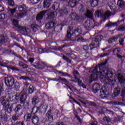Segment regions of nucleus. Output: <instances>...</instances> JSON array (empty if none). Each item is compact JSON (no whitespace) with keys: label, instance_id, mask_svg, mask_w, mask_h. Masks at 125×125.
Returning <instances> with one entry per match:
<instances>
[{"label":"nucleus","instance_id":"45","mask_svg":"<svg viewBox=\"0 0 125 125\" xmlns=\"http://www.w3.org/2000/svg\"><path fill=\"white\" fill-rule=\"evenodd\" d=\"M105 113H106V114H108L109 115H111V116H114L115 115V112H114V111L109 109H106L105 110Z\"/></svg>","mask_w":125,"mask_h":125},{"label":"nucleus","instance_id":"60","mask_svg":"<svg viewBox=\"0 0 125 125\" xmlns=\"http://www.w3.org/2000/svg\"><path fill=\"white\" fill-rule=\"evenodd\" d=\"M74 34L75 36L78 37V36H79V29L77 28V29H76L74 32Z\"/></svg>","mask_w":125,"mask_h":125},{"label":"nucleus","instance_id":"7","mask_svg":"<svg viewBox=\"0 0 125 125\" xmlns=\"http://www.w3.org/2000/svg\"><path fill=\"white\" fill-rule=\"evenodd\" d=\"M46 12H47V11H46V10H43V11L40 12L36 16V20L38 22H41V21H42V18H43V17L44 16V15H45Z\"/></svg>","mask_w":125,"mask_h":125},{"label":"nucleus","instance_id":"59","mask_svg":"<svg viewBox=\"0 0 125 125\" xmlns=\"http://www.w3.org/2000/svg\"><path fill=\"white\" fill-rule=\"evenodd\" d=\"M118 31H125V25L119 27L118 29Z\"/></svg>","mask_w":125,"mask_h":125},{"label":"nucleus","instance_id":"50","mask_svg":"<svg viewBox=\"0 0 125 125\" xmlns=\"http://www.w3.org/2000/svg\"><path fill=\"white\" fill-rule=\"evenodd\" d=\"M58 81H62V82H63V83H69L66 78H62L61 77H59Z\"/></svg>","mask_w":125,"mask_h":125},{"label":"nucleus","instance_id":"11","mask_svg":"<svg viewBox=\"0 0 125 125\" xmlns=\"http://www.w3.org/2000/svg\"><path fill=\"white\" fill-rule=\"evenodd\" d=\"M73 76L74 78L70 80L71 82H78L79 81V71L77 70H74L73 72Z\"/></svg>","mask_w":125,"mask_h":125},{"label":"nucleus","instance_id":"5","mask_svg":"<svg viewBox=\"0 0 125 125\" xmlns=\"http://www.w3.org/2000/svg\"><path fill=\"white\" fill-rule=\"evenodd\" d=\"M18 9L19 11L21 12L20 14V16L21 17H24V16L27 15V12H26V10L28 9V7H27L25 4H23L18 6Z\"/></svg>","mask_w":125,"mask_h":125},{"label":"nucleus","instance_id":"15","mask_svg":"<svg viewBox=\"0 0 125 125\" xmlns=\"http://www.w3.org/2000/svg\"><path fill=\"white\" fill-rule=\"evenodd\" d=\"M19 88H20V83L19 82H16L13 83V85H12L10 89H15V90H19Z\"/></svg>","mask_w":125,"mask_h":125},{"label":"nucleus","instance_id":"18","mask_svg":"<svg viewBox=\"0 0 125 125\" xmlns=\"http://www.w3.org/2000/svg\"><path fill=\"white\" fill-rule=\"evenodd\" d=\"M118 79L121 84H124V83H125V78L123 76V75L119 74Z\"/></svg>","mask_w":125,"mask_h":125},{"label":"nucleus","instance_id":"42","mask_svg":"<svg viewBox=\"0 0 125 125\" xmlns=\"http://www.w3.org/2000/svg\"><path fill=\"white\" fill-rule=\"evenodd\" d=\"M60 12L62 15H64V14H67V13H68V11H67V9L64 8L63 9L61 10Z\"/></svg>","mask_w":125,"mask_h":125},{"label":"nucleus","instance_id":"57","mask_svg":"<svg viewBox=\"0 0 125 125\" xmlns=\"http://www.w3.org/2000/svg\"><path fill=\"white\" fill-rule=\"evenodd\" d=\"M3 91V84L2 83L0 84V95H1V92Z\"/></svg>","mask_w":125,"mask_h":125},{"label":"nucleus","instance_id":"48","mask_svg":"<svg viewBox=\"0 0 125 125\" xmlns=\"http://www.w3.org/2000/svg\"><path fill=\"white\" fill-rule=\"evenodd\" d=\"M19 80H24V81H26L27 80H30V78L26 76H21L19 78Z\"/></svg>","mask_w":125,"mask_h":125},{"label":"nucleus","instance_id":"56","mask_svg":"<svg viewBox=\"0 0 125 125\" xmlns=\"http://www.w3.org/2000/svg\"><path fill=\"white\" fill-rule=\"evenodd\" d=\"M14 125H25L24 121L16 122Z\"/></svg>","mask_w":125,"mask_h":125},{"label":"nucleus","instance_id":"61","mask_svg":"<svg viewBox=\"0 0 125 125\" xmlns=\"http://www.w3.org/2000/svg\"><path fill=\"white\" fill-rule=\"evenodd\" d=\"M79 41H80V42H85L84 38H83L82 37H79Z\"/></svg>","mask_w":125,"mask_h":125},{"label":"nucleus","instance_id":"1","mask_svg":"<svg viewBox=\"0 0 125 125\" xmlns=\"http://www.w3.org/2000/svg\"><path fill=\"white\" fill-rule=\"evenodd\" d=\"M106 64L107 62L102 63L99 66H96L93 70H91L92 73H94L95 74H91L89 79L91 81H95L98 78L97 75H100L101 81L104 83L110 84V83L113 82L112 78L114 75L115 70L112 69H106Z\"/></svg>","mask_w":125,"mask_h":125},{"label":"nucleus","instance_id":"43","mask_svg":"<svg viewBox=\"0 0 125 125\" xmlns=\"http://www.w3.org/2000/svg\"><path fill=\"white\" fill-rule=\"evenodd\" d=\"M37 50H38L39 53H44L45 52H48V51H47L45 49H42L38 48H37Z\"/></svg>","mask_w":125,"mask_h":125},{"label":"nucleus","instance_id":"30","mask_svg":"<svg viewBox=\"0 0 125 125\" xmlns=\"http://www.w3.org/2000/svg\"><path fill=\"white\" fill-rule=\"evenodd\" d=\"M120 24V22H109L105 27H115V26H118Z\"/></svg>","mask_w":125,"mask_h":125},{"label":"nucleus","instance_id":"54","mask_svg":"<svg viewBox=\"0 0 125 125\" xmlns=\"http://www.w3.org/2000/svg\"><path fill=\"white\" fill-rule=\"evenodd\" d=\"M1 120L3 122H6V121H7V116L4 115L3 117L1 118Z\"/></svg>","mask_w":125,"mask_h":125},{"label":"nucleus","instance_id":"10","mask_svg":"<svg viewBox=\"0 0 125 125\" xmlns=\"http://www.w3.org/2000/svg\"><path fill=\"white\" fill-rule=\"evenodd\" d=\"M27 99V94L26 93H21L20 95V102L21 104H25Z\"/></svg>","mask_w":125,"mask_h":125},{"label":"nucleus","instance_id":"36","mask_svg":"<svg viewBox=\"0 0 125 125\" xmlns=\"http://www.w3.org/2000/svg\"><path fill=\"white\" fill-rule=\"evenodd\" d=\"M15 11H16V8L14 9H9L8 10V12L10 14V16H13L14 13H15Z\"/></svg>","mask_w":125,"mask_h":125},{"label":"nucleus","instance_id":"32","mask_svg":"<svg viewBox=\"0 0 125 125\" xmlns=\"http://www.w3.org/2000/svg\"><path fill=\"white\" fill-rule=\"evenodd\" d=\"M38 102H39V97L37 96H35L32 99V104L33 105H36V104H37V103H38Z\"/></svg>","mask_w":125,"mask_h":125},{"label":"nucleus","instance_id":"2","mask_svg":"<svg viewBox=\"0 0 125 125\" xmlns=\"http://www.w3.org/2000/svg\"><path fill=\"white\" fill-rule=\"evenodd\" d=\"M102 39H103V36L100 35L96 37V38L93 40L92 42L89 45L90 50H92V49H94V48H99L100 45L99 42H101V40H102Z\"/></svg>","mask_w":125,"mask_h":125},{"label":"nucleus","instance_id":"49","mask_svg":"<svg viewBox=\"0 0 125 125\" xmlns=\"http://www.w3.org/2000/svg\"><path fill=\"white\" fill-rule=\"evenodd\" d=\"M16 57H18V58H19L20 60H22L23 61V62H25V63H28V62H27L26 60H25L22 56L19 55H16Z\"/></svg>","mask_w":125,"mask_h":125},{"label":"nucleus","instance_id":"6","mask_svg":"<svg viewBox=\"0 0 125 125\" xmlns=\"http://www.w3.org/2000/svg\"><path fill=\"white\" fill-rule=\"evenodd\" d=\"M4 82L6 85L9 86V88L13 85L14 83V78L12 77H5L4 79Z\"/></svg>","mask_w":125,"mask_h":125},{"label":"nucleus","instance_id":"27","mask_svg":"<svg viewBox=\"0 0 125 125\" xmlns=\"http://www.w3.org/2000/svg\"><path fill=\"white\" fill-rule=\"evenodd\" d=\"M90 3L92 7H95L98 5V0H90Z\"/></svg>","mask_w":125,"mask_h":125},{"label":"nucleus","instance_id":"20","mask_svg":"<svg viewBox=\"0 0 125 125\" xmlns=\"http://www.w3.org/2000/svg\"><path fill=\"white\" fill-rule=\"evenodd\" d=\"M73 32H74V29L72 26L69 27L67 29V34L66 35V38L70 39L72 36V34H73Z\"/></svg>","mask_w":125,"mask_h":125},{"label":"nucleus","instance_id":"17","mask_svg":"<svg viewBox=\"0 0 125 125\" xmlns=\"http://www.w3.org/2000/svg\"><path fill=\"white\" fill-rule=\"evenodd\" d=\"M120 93H121V89L119 87L115 88L113 94H112V98L117 97Z\"/></svg>","mask_w":125,"mask_h":125},{"label":"nucleus","instance_id":"23","mask_svg":"<svg viewBox=\"0 0 125 125\" xmlns=\"http://www.w3.org/2000/svg\"><path fill=\"white\" fill-rule=\"evenodd\" d=\"M107 5L109 6L111 10L115 12L116 11V6L113 3V2L109 1L107 3Z\"/></svg>","mask_w":125,"mask_h":125},{"label":"nucleus","instance_id":"31","mask_svg":"<svg viewBox=\"0 0 125 125\" xmlns=\"http://www.w3.org/2000/svg\"><path fill=\"white\" fill-rule=\"evenodd\" d=\"M24 118L26 122H29L32 119V114L31 113L26 114L24 115Z\"/></svg>","mask_w":125,"mask_h":125},{"label":"nucleus","instance_id":"16","mask_svg":"<svg viewBox=\"0 0 125 125\" xmlns=\"http://www.w3.org/2000/svg\"><path fill=\"white\" fill-rule=\"evenodd\" d=\"M78 1L79 0H70L68 2V5L70 7H75L76 5H78Z\"/></svg>","mask_w":125,"mask_h":125},{"label":"nucleus","instance_id":"33","mask_svg":"<svg viewBox=\"0 0 125 125\" xmlns=\"http://www.w3.org/2000/svg\"><path fill=\"white\" fill-rule=\"evenodd\" d=\"M31 27L33 29V32H37V31H38V28L39 27V26H38V25H37L36 24H32L31 25Z\"/></svg>","mask_w":125,"mask_h":125},{"label":"nucleus","instance_id":"63","mask_svg":"<svg viewBox=\"0 0 125 125\" xmlns=\"http://www.w3.org/2000/svg\"><path fill=\"white\" fill-rule=\"evenodd\" d=\"M83 48L84 50H88V49H89V47H88V45H85L83 46Z\"/></svg>","mask_w":125,"mask_h":125},{"label":"nucleus","instance_id":"47","mask_svg":"<svg viewBox=\"0 0 125 125\" xmlns=\"http://www.w3.org/2000/svg\"><path fill=\"white\" fill-rule=\"evenodd\" d=\"M12 120H13V121H19L20 118L18 115H14L12 117Z\"/></svg>","mask_w":125,"mask_h":125},{"label":"nucleus","instance_id":"9","mask_svg":"<svg viewBox=\"0 0 125 125\" xmlns=\"http://www.w3.org/2000/svg\"><path fill=\"white\" fill-rule=\"evenodd\" d=\"M55 25H56V21H51L45 24V28L46 29L49 30L50 29H52Z\"/></svg>","mask_w":125,"mask_h":125},{"label":"nucleus","instance_id":"55","mask_svg":"<svg viewBox=\"0 0 125 125\" xmlns=\"http://www.w3.org/2000/svg\"><path fill=\"white\" fill-rule=\"evenodd\" d=\"M31 2L33 4H36L40 2V0H31Z\"/></svg>","mask_w":125,"mask_h":125},{"label":"nucleus","instance_id":"4","mask_svg":"<svg viewBox=\"0 0 125 125\" xmlns=\"http://www.w3.org/2000/svg\"><path fill=\"white\" fill-rule=\"evenodd\" d=\"M13 25H15V26L18 28V29H19L21 32H24V33H26V34H28V33H30L31 32V30L30 29L28 28H26L24 26H20L18 25V21L16 20H13Z\"/></svg>","mask_w":125,"mask_h":125},{"label":"nucleus","instance_id":"37","mask_svg":"<svg viewBox=\"0 0 125 125\" xmlns=\"http://www.w3.org/2000/svg\"><path fill=\"white\" fill-rule=\"evenodd\" d=\"M22 109V105L21 104H18L16 106L15 109L16 113H19V111Z\"/></svg>","mask_w":125,"mask_h":125},{"label":"nucleus","instance_id":"24","mask_svg":"<svg viewBox=\"0 0 125 125\" xmlns=\"http://www.w3.org/2000/svg\"><path fill=\"white\" fill-rule=\"evenodd\" d=\"M85 15L86 17L90 18V19H92L93 18V11L87 10Z\"/></svg>","mask_w":125,"mask_h":125},{"label":"nucleus","instance_id":"41","mask_svg":"<svg viewBox=\"0 0 125 125\" xmlns=\"http://www.w3.org/2000/svg\"><path fill=\"white\" fill-rule=\"evenodd\" d=\"M6 1L10 6H14V0H6Z\"/></svg>","mask_w":125,"mask_h":125},{"label":"nucleus","instance_id":"44","mask_svg":"<svg viewBox=\"0 0 125 125\" xmlns=\"http://www.w3.org/2000/svg\"><path fill=\"white\" fill-rule=\"evenodd\" d=\"M79 8V11H80V12H83V11H84L85 8L84 7V5L83 4H81Z\"/></svg>","mask_w":125,"mask_h":125},{"label":"nucleus","instance_id":"26","mask_svg":"<svg viewBox=\"0 0 125 125\" xmlns=\"http://www.w3.org/2000/svg\"><path fill=\"white\" fill-rule=\"evenodd\" d=\"M57 16V13L56 12H52L49 14H47V17L50 19L55 18Z\"/></svg>","mask_w":125,"mask_h":125},{"label":"nucleus","instance_id":"22","mask_svg":"<svg viewBox=\"0 0 125 125\" xmlns=\"http://www.w3.org/2000/svg\"><path fill=\"white\" fill-rule=\"evenodd\" d=\"M84 27L86 30H90V21H86L84 23Z\"/></svg>","mask_w":125,"mask_h":125},{"label":"nucleus","instance_id":"21","mask_svg":"<svg viewBox=\"0 0 125 125\" xmlns=\"http://www.w3.org/2000/svg\"><path fill=\"white\" fill-rule=\"evenodd\" d=\"M51 3V0H44L43 4L44 8H48L50 6Z\"/></svg>","mask_w":125,"mask_h":125},{"label":"nucleus","instance_id":"13","mask_svg":"<svg viewBox=\"0 0 125 125\" xmlns=\"http://www.w3.org/2000/svg\"><path fill=\"white\" fill-rule=\"evenodd\" d=\"M12 109H13V105L10 106L8 104L3 106V109L5 111H7L8 113H11V112H12Z\"/></svg>","mask_w":125,"mask_h":125},{"label":"nucleus","instance_id":"19","mask_svg":"<svg viewBox=\"0 0 125 125\" xmlns=\"http://www.w3.org/2000/svg\"><path fill=\"white\" fill-rule=\"evenodd\" d=\"M100 89V85L97 83H96L93 85V91L94 93L98 92V90Z\"/></svg>","mask_w":125,"mask_h":125},{"label":"nucleus","instance_id":"25","mask_svg":"<svg viewBox=\"0 0 125 125\" xmlns=\"http://www.w3.org/2000/svg\"><path fill=\"white\" fill-rule=\"evenodd\" d=\"M19 66L21 68H23V69H27V68H29V65L21 61L19 62Z\"/></svg>","mask_w":125,"mask_h":125},{"label":"nucleus","instance_id":"46","mask_svg":"<svg viewBox=\"0 0 125 125\" xmlns=\"http://www.w3.org/2000/svg\"><path fill=\"white\" fill-rule=\"evenodd\" d=\"M79 84L80 87H83V88H86V86L84 85V84L83 83V82L81 81V80H79Z\"/></svg>","mask_w":125,"mask_h":125},{"label":"nucleus","instance_id":"14","mask_svg":"<svg viewBox=\"0 0 125 125\" xmlns=\"http://www.w3.org/2000/svg\"><path fill=\"white\" fill-rule=\"evenodd\" d=\"M8 103V99L6 98V97H2L0 98V103L1 105H3V107H4V106H6V105H7L6 104Z\"/></svg>","mask_w":125,"mask_h":125},{"label":"nucleus","instance_id":"40","mask_svg":"<svg viewBox=\"0 0 125 125\" xmlns=\"http://www.w3.org/2000/svg\"><path fill=\"white\" fill-rule=\"evenodd\" d=\"M60 4L59 3H57V2H54L52 7L53 9H58L59 8V6Z\"/></svg>","mask_w":125,"mask_h":125},{"label":"nucleus","instance_id":"39","mask_svg":"<svg viewBox=\"0 0 125 125\" xmlns=\"http://www.w3.org/2000/svg\"><path fill=\"white\" fill-rule=\"evenodd\" d=\"M61 30H62V26L60 25H57L55 27V31L56 32H61Z\"/></svg>","mask_w":125,"mask_h":125},{"label":"nucleus","instance_id":"35","mask_svg":"<svg viewBox=\"0 0 125 125\" xmlns=\"http://www.w3.org/2000/svg\"><path fill=\"white\" fill-rule=\"evenodd\" d=\"M5 42V37L2 34L0 35V43H4Z\"/></svg>","mask_w":125,"mask_h":125},{"label":"nucleus","instance_id":"12","mask_svg":"<svg viewBox=\"0 0 125 125\" xmlns=\"http://www.w3.org/2000/svg\"><path fill=\"white\" fill-rule=\"evenodd\" d=\"M46 117L48 119V121L50 122V123H52L53 122V115L52 113H51V110H49L46 113Z\"/></svg>","mask_w":125,"mask_h":125},{"label":"nucleus","instance_id":"28","mask_svg":"<svg viewBox=\"0 0 125 125\" xmlns=\"http://www.w3.org/2000/svg\"><path fill=\"white\" fill-rule=\"evenodd\" d=\"M118 39H119V37L117 36L112 37L108 40V42L109 43H113V42H115Z\"/></svg>","mask_w":125,"mask_h":125},{"label":"nucleus","instance_id":"3","mask_svg":"<svg viewBox=\"0 0 125 125\" xmlns=\"http://www.w3.org/2000/svg\"><path fill=\"white\" fill-rule=\"evenodd\" d=\"M95 16L96 17H103L104 19H107L109 16H111V13L109 11H107L105 13H103V11L99 10L96 11L95 14Z\"/></svg>","mask_w":125,"mask_h":125},{"label":"nucleus","instance_id":"34","mask_svg":"<svg viewBox=\"0 0 125 125\" xmlns=\"http://www.w3.org/2000/svg\"><path fill=\"white\" fill-rule=\"evenodd\" d=\"M117 4L120 7H123V6L125 4V2L124 1V0H118Z\"/></svg>","mask_w":125,"mask_h":125},{"label":"nucleus","instance_id":"51","mask_svg":"<svg viewBox=\"0 0 125 125\" xmlns=\"http://www.w3.org/2000/svg\"><path fill=\"white\" fill-rule=\"evenodd\" d=\"M38 111H39V108L37 106L34 107L32 108V112H33V114H36V113H38Z\"/></svg>","mask_w":125,"mask_h":125},{"label":"nucleus","instance_id":"8","mask_svg":"<svg viewBox=\"0 0 125 125\" xmlns=\"http://www.w3.org/2000/svg\"><path fill=\"white\" fill-rule=\"evenodd\" d=\"M100 96L101 98H103L105 97V96H103V95H107V94H108V87L106 86L103 87L102 88L100 89Z\"/></svg>","mask_w":125,"mask_h":125},{"label":"nucleus","instance_id":"64","mask_svg":"<svg viewBox=\"0 0 125 125\" xmlns=\"http://www.w3.org/2000/svg\"><path fill=\"white\" fill-rule=\"evenodd\" d=\"M4 18H5V15L4 14L0 15V19H4Z\"/></svg>","mask_w":125,"mask_h":125},{"label":"nucleus","instance_id":"62","mask_svg":"<svg viewBox=\"0 0 125 125\" xmlns=\"http://www.w3.org/2000/svg\"><path fill=\"white\" fill-rule=\"evenodd\" d=\"M98 123L96 121H93L91 123L89 124L88 125H97Z\"/></svg>","mask_w":125,"mask_h":125},{"label":"nucleus","instance_id":"53","mask_svg":"<svg viewBox=\"0 0 125 125\" xmlns=\"http://www.w3.org/2000/svg\"><path fill=\"white\" fill-rule=\"evenodd\" d=\"M62 59L64 60H65V61H67L68 63H70L71 62V60H70L69 58H68L67 57L64 56L62 57Z\"/></svg>","mask_w":125,"mask_h":125},{"label":"nucleus","instance_id":"58","mask_svg":"<svg viewBox=\"0 0 125 125\" xmlns=\"http://www.w3.org/2000/svg\"><path fill=\"white\" fill-rule=\"evenodd\" d=\"M62 76H63L64 77H71V75H70L69 73L66 72H62Z\"/></svg>","mask_w":125,"mask_h":125},{"label":"nucleus","instance_id":"29","mask_svg":"<svg viewBox=\"0 0 125 125\" xmlns=\"http://www.w3.org/2000/svg\"><path fill=\"white\" fill-rule=\"evenodd\" d=\"M31 120L33 124H36L39 123V117L36 115L32 116Z\"/></svg>","mask_w":125,"mask_h":125},{"label":"nucleus","instance_id":"52","mask_svg":"<svg viewBox=\"0 0 125 125\" xmlns=\"http://www.w3.org/2000/svg\"><path fill=\"white\" fill-rule=\"evenodd\" d=\"M124 116H117V117H115V121H119V122H121V121H122L123 120V118Z\"/></svg>","mask_w":125,"mask_h":125},{"label":"nucleus","instance_id":"38","mask_svg":"<svg viewBox=\"0 0 125 125\" xmlns=\"http://www.w3.org/2000/svg\"><path fill=\"white\" fill-rule=\"evenodd\" d=\"M34 89H35V87H34V86H33V85H30L28 88L29 93L32 94V93L34 92Z\"/></svg>","mask_w":125,"mask_h":125}]
</instances>
